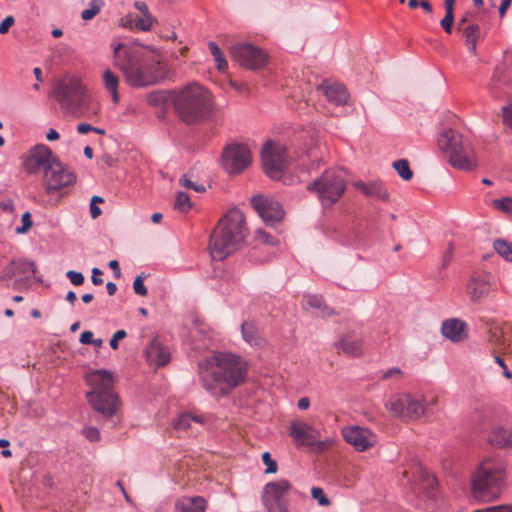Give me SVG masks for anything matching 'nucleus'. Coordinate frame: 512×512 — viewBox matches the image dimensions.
I'll return each instance as SVG.
<instances>
[{
	"label": "nucleus",
	"instance_id": "nucleus-1",
	"mask_svg": "<svg viewBox=\"0 0 512 512\" xmlns=\"http://www.w3.org/2000/svg\"><path fill=\"white\" fill-rule=\"evenodd\" d=\"M247 365L231 353H214L211 360L200 366L202 386L212 396L227 395L245 381Z\"/></svg>",
	"mask_w": 512,
	"mask_h": 512
},
{
	"label": "nucleus",
	"instance_id": "nucleus-2",
	"mask_svg": "<svg viewBox=\"0 0 512 512\" xmlns=\"http://www.w3.org/2000/svg\"><path fill=\"white\" fill-rule=\"evenodd\" d=\"M25 165L30 173L42 171V185L47 194L61 191L76 182L74 171L44 144H38L29 151Z\"/></svg>",
	"mask_w": 512,
	"mask_h": 512
},
{
	"label": "nucleus",
	"instance_id": "nucleus-3",
	"mask_svg": "<svg viewBox=\"0 0 512 512\" xmlns=\"http://www.w3.org/2000/svg\"><path fill=\"white\" fill-rule=\"evenodd\" d=\"M248 234L245 216L237 208L229 210L210 236L209 250L214 260H224L241 248Z\"/></svg>",
	"mask_w": 512,
	"mask_h": 512
},
{
	"label": "nucleus",
	"instance_id": "nucleus-4",
	"mask_svg": "<svg viewBox=\"0 0 512 512\" xmlns=\"http://www.w3.org/2000/svg\"><path fill=\"white\" fill-rule=\"evenodd\" d=\"M172 103L178 117L189 125L205 122L215 110L211 93L197 83L174 92Z\"/></svg>",
	"mask_w": 512,
	"mask_h": 512
},
{
	"label": "nucleus",
	"instance_id": "nucleus-5",
	"mask_svg": "<svg viewBox=\"0 0 512 512\" xmlns=\"http://www.w3.org/2000/svg\"><path fill=\"white\" fill-rule=\"evenodd\" d=\"M114 61L132 86L153 85L163 78L160 62L142 63L138 54L133 49L125 48L123 44L115 47Z\"/></svg>",
	"mask_w": 512,
	"mask_h": 512
},
{
	"label": "nucleus",
	"instance_id": "nucleus-6",
	"mask_svg": "<svg viewBox=\"0 0 512 512\" xmlns=\"http://www.w3.org/2000/svg\"><path fill=\"white\" fill-rule=\"evenodd\" d=\"M505 477L506 467L500 458L484 459L471 479L473 496L482 501L498 499L505 485Z\"/></svg>",
	"mask_w": 512,
	"mask_h": 512
},
{
	"label": "nucleus",
	"instance_id": "nucleus-7",
	"mask_svg": "<svg viewBox=\"0 0 512 512\" xmlns=\"http://www.w3.org/2000/svg\"><path fill=\"white\" fill-rule=\"evenodd\" d=\"M85 381L91 390L86 398L91 407L104 418L110 419L116 415L120 402L113 390V376L108 370H94L86 373Z\"/></svg>",
	"mask_w": 512,
	"mask_h": 512
},
{
	"label": "nucleus",
	"instance_id": "nucleus-8",
	"mask_svg": "<svg viewBox=\"0 0 512 512\" xmlns=\"http://www.w3.org/2000/svg\"><path fill=\"white\" fill-rule=\"evenodd\" d=\"M438 145L455 169L471 171L478 167V158L470 140L454 129H445Z\"/></svg>",
	"mask_w": 512,
	"mask_h": 512
},
{
	"label": "nucleus",
	"instance_id": "nucleus-9",
	"mask_svg": "<svg viewBox=\"0 0 512 512\" xmlns=\"http://www.w3.org/2000/svg\"><path fill=\"white\" fill-rule=\"evenodd\" d=\"M54 96L61 107L73 114L84 115L88 111L90 97L77 78H64L57 83Z\"/></svg>",
	"mask_w": 512,
	"mask_h": 512
},
{
	"label": "nucleus",
	"instance_id": "nucleus-10",
	"mask_svg": "<svg viewBox=\"0 0 512 512\" xmlns=\"http://www.w3.org/2000/svg\"><path fill=\"white\" fill-rule=\"evenodd\" d=\"M386 408L395 416L403 420H417L424 416L428 411L425 400L414 397L411 394H403L392 397L387 403Z\"/></svg>",
	"mask_w": 512,
	"mask_h": 512
},
{
	"label": "nucleus",
	"instance_id": "nucleus-11",
	"mask_svg": "<svg viewBox=\"0 0 512 512\" xmlns=\"http://www.w3.org/2000/svg\"><path fill=\"white\" fill-rule=\"evenodd\" d=\"M251 162V151L245 144L230 143L222 151L221 165L228 174L243 172Z\"/></svg>",
	"mask_w": 512,
	"mask_h": 512
},
{
	"label": "nucleus",
	"instance_id": "nucleus-12",
	"mask_svg": "<svg viewBox=\"0 0 512 512\" xmlns=\"http://www.w3.org/2000/svg\"><path fill=\"white\" fill-rule=\"evenodd\" d=\"M286 147L267 141L262 148V164L265 173L272 179H280L286 167Z\"/></svg>",
	"mask_w": 512,
	"mask_h": 512
},
{
	"label": "nucleus",
	"instance_id": "nucleus-13",
	"mask_svg": "<svg viewBox=\"0 0 512 512\" xmlns=\"http://www.w3.org/2000/svg\"><path fill=\"white\" fill-rule=\"evenodd\" d=\"M290 488V483L285 479L265 485L262 500L269 512H289L286 495Z\"/></svg>",
	"mask_w": 512,
	"mask_h": 512
},
{
	"label": "nucleus",
	"instance_id": "nucleus-14",
	"mask_svg": "<svg viewBox=\"0 0 512 512\" xmlns=\"http://www.w3.org/2000/svg\"><path fill=\"white\" fill-rule=\"evenodd\" d=\"M346 189L343 169L326 170L322 175V207L337 202Z\"/></svg>",
	"mask_w": 512,
	"mask_h": 512
},
{
	"label": "nucleus",
	"instance_id": "nucleus-15",
	"mask_svg": "<svg viewBox=\"0 0 512 512\" xmlns=\"http://www.w3.org/2000/svg\"><path fill=\"white\" fill-rule=\"evenodd\" d=\"M231 56L241 66L251 70L260 69L267 62V55L264 51L246 43L233 45Z\"/></svg>",
	"mask_w": 512,
	"mask_h": 512
},
{
	"label": "nucleus",
	"instance_id": "nucleus-16",
	"mask_svg": "<svg viewBox=\"0 0 512 512\" xmlns=\"http://www.w3.org/2000/svg\"><path fill=\"white\" fill-rule=\"evenodd\" d=\"M342 435L344 440L358 452L367 451L378 442V437L373 431L360 426L345 427L342 429Z\"/></svg>",
	"mask_w": 512,
	"mask_h": 512
},
{
	"label": "nucleus",
	"instance_id": "nucleus-17",
	"mask_svg": "<svg viewBox=\"0 0 512 512\" xmlns=\"http://www.w3.org/2000/svg\"><path fill=\"white\" fill-rule=\"evenodd\" d=\"M251 204L263 221L268 225H274L282 220L284 210L279 202L263 195H256L251 198Z\"/></svg>",
	"mask_w": 512,
	"mask_h": 512
},
{
	"label": "nucleus",
	"instance_id": "nucleus-18",
	"mask_svg": "<svg viewBox=\"0 0 512 512\" xmlns=\"http://www.w3.org/2000/svg\"><path fill=\"white\" fill-rule=\"evenodd\" d=\"M487 340L492 347L493 353H500L506 350L512 342V325L497 321L488 323Z\"/></svg>",
	"mask_w": 512,
	"mask_h": 512
},
{
	"label": "nucleus",
	"instance_id": "nucleus-19",
	"mask_svg": "<svg viewBox=\"0 0 512 512\" xmlns=\"http://www.w3.org/2000/svg\"><path fill=\"white\" fill-rule=\"evenodd\" d=\"M290 435L298 447L317 450L320 447L319 433L303 421H294L290 427Z\"/></svg>",
	"mask_w": 512,
	"mask_h": 512
},
{
	"label": "nucleus",
	"instance_id": "nucleus-20",
	"mask_svg": "<svg viewBox=\"0 0 512 512\" xmlns=\"http://www.w3.org/2000/svg\"><path fill=\"white\" fill-rule=\"evenodd\" d=\"M491 291L490 275L474 272L468 279L466 293L472 303H480Z\"/></svg>",
	"mask_w": 512,
	"mask_h": 512
},
{
	"label": "nucleus",
	"instance_id": "nucleus-21",
	"mask_svg": "<svg viewBox=\"0 0 512 512\" xmlns=\"http://www.w3.org/2000/svg\"><path fill=\"white\" fill-rule=\"evenodd\" d=\"M490 92L495 98L512 95V68L502 64L496 67L490 84Z\"/></svg>",
	"mask_w": 512,
	"mask_h": 512
},
{
	"label": "nucleus",
	"instance_id": "nucleus-22",
	"mask_svg": "<svg viewBox=\"0 0 512 512\" xmlns=\"http://www.w3.org/2000/svg\"><path fill=\"white\" fill-rule=\"evenodd\" d=\"M364 340L362 335L355 331L343 334L335 343L338 353H343L348 357L357 358L363 354Z\"/></svg>",
	"mask_w": 512,
	"mask_h": 512
},
{
	"label": "nucleus",
	"instance_id": "nucleus-23",
	"mask_svg": "<svg viewBox=\"0 0 512 512\" xmlns=\"http://www.w3.org/2000/svg\"><path fill=\"white\" fill-rule=\"evenodd\" d=\"M322 93L327 101L334 106H344L349 100V92L345 85L340 82L322 81Z\"/></svg>",
	"mask_w": 512,
	"mask_h": 512
},
{
	"label": "nucleus",
	"instance_id": "nucleus-24",
	"mask_svg": "<svg viewBox=\"0 0 512 512\" xmlns=\"http://www.w3.org/2000/svg\"><path fill=\"white\" fill-rule=\"evenodd\" d=\"M204 417L192 413H183L173 422L174 429L183 435H195L204 425Z\"/></svg>",
	"mask_w": 512,
	"mask_h": 512
},
{
	"label": "nucleus",
	"instance_id": "nucleus-25",
	"mask_svg": "<svg viewBox=\"0 0 512 512\" xmlns=\"http://www.w3.org/2000/svg\"><path fill=\"white\" fill-rule=\"evenodd\" d=\"M35 272L36 266L34 262L22 259L14 260L3 268L0 274V279L2 281H6L17 276L28 278L33 276Z\"/></svg>",
	"mask_w": 512,
	"mask_h": 512
},
{
	"label": "nucleus",
	"instance_id": "nucleus-26",
	"mask_svg": "<svg viewBox=\"0 0 512 512\" xmlns=\"http://www.w3.org/2000/svg\"><path fill=\"white\" fill-rule=\"evenodd\" d=\"M145 355L148 363L156 367L165 366L171 359L168 347L163 345L157 337L151 340L145 350Z\"/></svg>",
	"mask_w": 512,
	"mask_h": 512
},
{
	"label": "nucleus",
	"instance_id": "nucleus-27",
	"mask_svg": "<svg viewBox=\"0 0 512 512\" xmlns=\"http://www.w3.org/2000/svg\"><path fill=\"white\" fill-rule=\"evenodd\" d=\"M441 332L445 338L452 342H461L468 337L466 323L457 318L445 320L442 323Z\"/></svg>",
	"mask_w": 512,
	"mask_h": 512
},
{
	"label": "nucleus",
	"instance_id": "nucleus-28",
	"mask_svg": "<svg viewBox=\"0 0 512 512\" xmlns=\"http://www.w3.org/2000/svg\"><path fill=\"white\" fill-rule=\"evenodd\" d=\"M489 442L497 448L512 449V427L494 425L489 434Z\"/></svg>",
	"mask_w": 512,
	"mask_h": 512
},
{
	"label": "nucleus",
	"instance_id": "nucleus-29",
	"mask_svg": "<svg viewBox=\"0 0 512 512\" xmlns=\"http://www.w3.org/2000/svg\"><path fill=\"white\" fill-rule=\"evenodd\" d=\"M354 187L368 197H372L382 201H389V193L383 184L379 181L363 182L358 181L354 184Z\"/></svg>",
	"mask_w": 512,
	"mask_h": 512
},
{
	"label": "nucleus",
	"instance_id": "nucleus-30",
	"mask_svg": "<svg viewBox=\"0 0 512 512\" xmlns=\"http://www.w3.org/2000/svg\"><path fill=\"white\" fill-rule=\"evenodd\" d=\"M208 326L201 320L197 319L191 330V340L196 350L206 349L210 345V337L208 335Z\"/></svg>",
	"mask_w": 512,
	"mask_h": 512
},
{
	"label": "nucleus",
	"instance_id": "nucleus-31",
	"mask_svg": "<svg viewBox=\"0 0 512 512\" xmlns=\"http://www.w3.org/2000/svg\"><path fill=\"white\" fill-rule=\"evenodd\" d=\"M176 512H205L206 501L201 496L182 497L175 504Z\"/></svg>",
	"mask_w": 512,
	"mask_h": 512
},
{
	"label": "nucleus",
	"instance_id": "nucleus-32",
	"mask_svg": "<svg viewBox=\"0 0 512 512\" xmlns=\"http://www.w3.org/2000/svg\"><path fill=\"white\" fill-rule=\"evenodd\" d=\"M463 33L465 36V43L467 45L468 51L472 55H476L477 53V42L480 38V27L477 24H471L466 26L463 29Z\"/></svg>",
	"mask_w": 512,
	"mask_h": 512
},
{
	"label": "nucleus",
	"instance_id": "nucleus-33",
	"mask_svg": "<svg viewBox=\"0 0 512 512\" xmlns=\"http://www.w3.org/2000/svg\"><path fill=\"white\" fill-rule=\"evenodd\" d=\"M241 332L243 339L253 346H260L262 339L260 338L258 331L253 322L245 321L241 325Z\"/></svg>",
	"mask_w": 512,
	"mask_h": 512
},
{
	"label": "nucleus",
	"instance_id": "nucleus-34",
	"mask_svg": "<svg viewBox=\"0 0 512 512\" xmlns=\"http://www.w3.org/2000/svg\"><path fill=\"white\" fill-rule=\"evenodd\" d=\"M103 83L105 88L110 92L113 102L117 103L119 101V93H118V85L119 78L113 73L111 70L107 69L103 73Z\"/></svg>",
	"mask_w": 512,
	"mask_h": 512
},
{
	"label": "nucleus",
	"instance_id": "nucleus-35",
	"mask_svg": "<svg viewBox=\"0 0 512 512\" xmlns=\"http://www.w3.org/2000/svg\"><path fill=\"white\" fill-rule=\"evenodd\" d=\"M173 95L171 96L167 91L165 90H157L152 91L147 95V101L149 105L154 107H162L165 104L169 102V100H172Z\"/></svg>",
	"mask_w": 512,
	"mask_h": 512
},
{
	"label": "nucleus",
	"instance_id": "nucleus-36",
	"mask_svg": "<svg viewBox=\"0 0 512 512\" xmlns=\"http://www.w3.org/2000/svg\"><path fill=\"white\" fill-rule=\"evenodd\" d=\"M208 49L211 53V55L213 56L214 58V61L216 63V66H217V69L220 71V72H225L228 68V62L226 61L223 53L221 52L219 46L213 42V41H210L208 42Z\"/></svg>",
	"mask_w": 512,
	"mask_h": 512
},
{
	"label": "nucleus",
	"instance_id": "nucleus-37",
	"mask_svg": "<svg viewBox=\"0 0 512 512\" xmlns=\"http://www.w3.org/2000/svg\"><path fill=\"white\" fill-rule=\"evenodd\" d=\"M493 248L504 260L512 262V242L505 239H496Z\"/></svg>",
	"mask_w": 512,
	"mask_h": 512
},
{
	"label": "nucleus",
	"instance_id": "nucleus-38",
	"mask_svg": "<svg viewBox=\"0 0 512 512\" xmlns=\"http://www.w3.org/2000/svg\"><path fill=\"white\" fill-rule=\"evenodd\" d=\"M415 468L420 479V484L422 485V487H418L416 489L420 491L422 489L433 488V486L436 484L435 477L433 475H430L427 469H425L420 464H416Z\"/></svg>",
	"mask_w": 512,
	"mask_h": 512
},
{
	"label": "nucleus",
	"instance_id": "nucleus-39",
	"mask_svg": "<svg viewBox=\"0 0 512 512\" xmlns=\"http://www.w3.org/2000/svg\"><path fill=\"white\" fill-rule=\"evenodd\" d=\"M155 19L153 16H136L130 19V27L137 28L141 31H150Z\"/></svg>",
	"mask_w": 512,
	"mask_h": 512
},
{
	"label": "nucleus",
	"instance_id": "nucleus-40",
	"mask_svg": "<svg viewBox=\"0 0 512 512\" xmlns=\"http://www.w3.org/2000/svg\"><path fill=\"white\" fill-rule=\"evenodd\" d=\"M392 166L403 180L409 181L412 179L413 172L410 169L409 162L406 159L397 160L393 162Z\"/></svg>",
	"mask_w": 512,
	"mask_h": 512
},
{
	"label": "nucleus",
	"instance_id": "nucleus-41",
	"mask_svg": "<svg viewBox=\"0 0 512 512\" xmlns=\"http://www.w3.org/2000/svg\"><path fill=\"white\" fill-rule=\"evenodd\" d=\"M103 6V0H91L89 8L82 11L81 18L85 21L93 19L97 14H99Z\"/></svg>",
	"mask_w": 512,
	"mask_h": 512
},
{
	"label": "nucleus",
	"instance_id": "nucleus-42",
	"mask_svg": "<svg viewBox=\"0 0 512 512\" xmlns=\"http://www.w3.org/2000/svg\"><path fill=\"white\" fill-rule=\"evenodd\" d=\"M174 208L182 213L188 212L192 208L189 195L185 192H178L176 195Z\"/></svg>",
	"mask_w": 512,
	"mask_h": 512
},
{
	"label": "nucleus",
	"instance_id": "nucleus-43",
	"mask_svg": "<svg viewBox=\"0 0 512 512\" xmlns=\"http://www.w3.org/2000/svg\"><path fill=\"white\" fill-rule=\"evenodd\" d=\"M179 184L185 188L192 189L195 192L201 193L205 191V187L202 184L194 182L187 174L183 175L179 179Z\"/></svg>",
	"mask_w": 512,
	"mask_h": 512
},
{
	"label": "nucleus",
	"instance_id": "nucleus-44",
	"mask_svg": "<svg viewBox=\"0 0 512 512\" xmlns=\"http://www.w3.org/2000/svg\"><path fill=\"white\" fill-rule=\"evenodd\" d=\"M493 206H494V208H496L504 213L512 214V198L511 197L495 199V200H493Z\"/></svg>",
	"mask_w": 512,
	"mask_h": 512
},
{
	"label": "nucleus",
	"instance_id": "nucleus-45",
	"mask_svg": "<svg viewBox=\"0 0 512 512\" xmlns=\"http://www.w3.org/2000/svg\"><path fill=\"white\" fill-rule=\"evenodd\" d=\"M145 278L146 276L144 274H140L134 279L133 289L137 295L146 296L148 294L147 288L144 285Z\"/></svg>",
	"mask_w": 512,
	"mask_h": 512
},
{
	"label": "nucleus",
	"instance_id": "nucleus-46",
	"mask_svg": "<svg viewBox=\"0 0 512 512\" xmlns=\"http://www.w3.org/2000/svg\"><path fill=\"white\" fill-rule=\"evenodd\" d=\"M21 222H22V225L20 227L16 228V232L18 234H25V233H27L30 230V228L33 225V222H32V219H31V213L30 212H25L22 215Z\"/></svg>",
	"mask_w": 512,
	"mask_h": 512
},
{
	"label": "nucleus",
	"instance_id": "nucleus-47",
	"mask_svg": "<svg viewBox=\"0 0 512 512\" xmlns=\"http://www.w3.org/2000/svg\"><path fill=\"white\" fill-rule=\"evenodd\" d=\"M262 461L266 466L265 473H275L277 471V463L272 459L269 452L262 454Z\"/></svg>",
	"mask_w": 512,
	"mask_h": 512
},
{
	"label": "nucleus",
	"instance_id": "nucleus-48",
	"mask_svg": "<svg viewBox=\"0 0 512 512\" xmlns=\"http://www.w3.org/2000/svg\"><path fill=\"white\" fill-rule=\"evenodd\" d=\"M84 437L91 442H97L100 440V432L96 427H86L82 431Z\"/></svg>",
	"mask_w": 512,
	"mask_h": 512
},
{
	"label": "nucleus",
	"instance_id": "nucleus-49",
	"mask_svg": "<svg viewBox=\"0 0 512 512\" xmlns=\"http://www.w3.org/2000/svg\"><path fill=\"white\" fill-rule=\"evenodd\" d=\"M66 277L70 280V282L75 285V286H80L84 283V276L82 273L80 272H77V271H74V270H69L67 271L66 273Z\"/></svg>",
	"mask_w": 512,
	"mask_h": 512
},
{
	"label": "nucleus",
	"instance_id": "nucleus-50",
	"mask_svg": "<svg viewBox=\"0 0 512 512\" xmlns=\"http://www.w3.org/2000/svg\"><path fill=\"white\" fill-rule=\"evenodd\" d=\"M257 239L260 243H263V244H267V245H276L277 244V240L263 230L257 231Z\"/></svg>",
	"mask_w": 512,
	"mask_h": 512
},
{
	"label": "nucleus",
	"instance_id": "nucleus-51",
	"mask_svg": "<svg viewBox=\"0 0 512 512\" xmlns=\"http://www.w3.org/2000/svg\"><path fill=\"white\" fill-rule=\"evenodd\" d=\"M454 23V14H445L440 25L446 33H451Z\"/></svg>",
	"mask_w": 512,
	"mask_h": 512
},
{
	"label": "nucleus",
	"instance_id": "nucleus-52",
	"mask_svg": "<svg viewBox=\"0 0 512 512\" xmlns=\"http://www.w3.org/2000/svg\"><path fill=\"white\" fill-rule=\"evenodd\" d=\"M126 331L125 330H118L114 333V335L112 336L109 344H110V347L114 350L118 349V342L119 340H122L126 337Z\"/></svg>",
	"mask_w": 512,
	"mask_h": 512
},
{
	"label": "nucleus",
	"instance_id": "nucleus-53",
	"mask_svg": "<svg viewBox=\"0 0 512 512\" xmlns=\"http://www.w3.org/2000/svg\"><path fill=\"white\" fill-rule=\"evenodd\" d=\"M15 19L12 15L7 16L1 23H0V34H6L9 29L14 25Z\"/></svg>",
	"mask_w": 512,
	"mask_h": 512
},
{
	"label": "nucleus",
	"instance_id": "nucleus-54",
	"mask_svg": "<svg viewBox=\"0 0 512 512\" xmlns=\"http://www.w3.org/2000/svg\"><path fill=\"white\" fill-rule=\"evenodd\" d=\"M503 121L506 125L512 127V104L502 108Z\"/></svg>",
	"mask_w": 512,
	"mask_h": 512
},
{
	"label": "nucleus",
	"instance_id": "nucleus-55",
	"mask_svg": "<svg viewBox=\"0 0 512 512\" xmlns=\"http://www.w3.org/2000/svg\"><path fill=\"white\" fill-rule=\"evenodd\" d=\"M486 512H512V504L491 506L486 509Z\"/></svg>",
	"mask_w": 512,
	"mask_h": 512
},
{
	"label": "nucleus",
	"instance_id": "nucleus-56",
	"mask_svg": "<svg viewBox=\"0 0 512 512\" xmlns=\"http://www.w3.org/2000/svg\"><path fill=\"white\" fill-rule=\"evenodd\" d=\"M135 8L141 12L143 16H152L147 4L143 1H136L134 4Z\"/></svg>",
	"mask_w": 512,
	"mask_h": 512
},
{
	"label": "nucleus",
	"instance_id": "nucleus-57",
	"mask_svg": "<svg viewBox=\"0 0 512 512\" xmlns=\"http://www.w3.org/2000/svg\"><path fill=\"white\" fill-rule=\"evenodd\" d=\"M102 271L98 268H93L92 269V282L94 285H101L103 283V279L101 278L102 276Z\"/></svg>",
	"mask_w": 512,
	"mask_h": 512
},
{
	"label": "nucleus",
	"instance_id": "nucleus-58",
	"mask_svg": "<svg viewBox=\"0 0 512 512\" xmlns=\"http://www.w3.org/2000/svg\"><path fill=\"white\" fill-rule=\"evenodd\" d=\"M402 375V371L399 369V368H396V367H393V368H390L389 370H387L382 378L383 379H388V378H391V377H400Z\"/></svg>",
	"mask_w": 512,
	"mask_h": 512
},
{
	"label": "nucleus",
	"instance_id": "nucleus-59",
	"mask_svg": "<svg viewBox=\"0 0 512 512\" xmlns=\"http://www.w3.org/2000/svg\"><path fill=\"white\" fill-rule=\"evenodd\" d=\"M0 209L12 213L14 211L13 201L11 199L0 201Z\"/></svg>",
	"mask_w": 512,
	"mask_h": 512
},
{
	"label": "nucleus",
	"instance_id": "nucleus-60",
	"mask_svg": "<svg viewBox=\"0 0 512 512\" xmlns=\"http://www.w3.org/2000/svg\"><path fill=\"white\" fill-rule=\"evenodd\" d=\"M93 341V333L91 331H84L80 335V342L82 344H92Z\"/></svg>",
	"mask_w": 512,
	"mask_h": 512
},
{
	"label": "nucleus",
	"instance_id": "nucleus-61",
	"mask_svg": "<svg viewBox=\"0 0 512 512\" xmlns=\"http://www.w3.org/2000/svg\"><path fill=\"white\" fill-rule=\"evenodd\" d=\"M93 129V126H91L88 123H80L77 125V132L79 134H86L88 132H91Z\"/></svg>",
	"mask_w": 512,
	"mask_h": 512
},
{
	"label": "nucleus",
	"instance_id": "nucleus-62",
	"mask_svg": "<svg viewBox=\"0 0 512 512\" xmlns=\"http://www.w3.org/2000/svg\"><path fill=\"white\" fill-rule=\"evenodd\" d=\"M512 3V0H502L500 7H499V14L500 17H503L507 11V9L510 7Z\"/></svg>",
	"mask_w": 512,
	"mask_h": 512
},
{
	"label": "nucleus",
	"instance_id": "nucleus-63",
	"mask_svg": "<svg viewBox=\"0 0 512 512\" xmlns=\"http://www.w3.org/2000/svg\"><path fill=\"white\" fill-rule=\"evenodd\" d=\"M90 215L93 219H96L101 215V209L96 205V203H90Z\"/></svg>",
	"mask_w": 512,
	"mask_h": 512
},
{
	"label": "nucleus",
	"instance_id": "nucleus-64",
	"mask_svg": "<svg viewBox=\"0 0 512 512\" xmlns=\"http://www.w3.org/2000/svg\"><path fill=\"white\" fill-rule=\"evenodd\" d=\"M109 267L114 271V274L117 278L121 276V271L117 260H111L109 262Z\"/></svg>",
	"mask_w": 512,
	"mask_h": 512
}]
</instances>
